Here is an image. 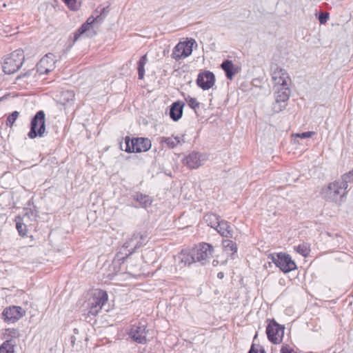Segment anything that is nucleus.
<instances>
[{
	"label": "nucleus",
	"mask_w": 353,
	"mask_h": 353,
	"mask_svg": "<svg viewBox=\"0 0 353 353\" xmlns=\"http://www.w3.org/2000/svg\"><path fill=\"white\" fill-rule=\"evenodd\" d=\"M341 180L343 181V186L345 185L348 187L349 183H353V169L344 174L341 176Z\"/></svg>",
	"instance_id": "30"
},
{
	"label": "nucleus",
	"mask_w": 353,
	"mask_h": 353,
	"mask_svg": "<svg viewBox=\"0 0 353 353\" xmlns=\"http://www.w3.org/2000/svg\"><path fill=\"white\" fill-rule=\"evenodd\" d=\"M1 3V2L0 1V3Z\"/></svg>",
	"instance_id": "50"
},
{
	"label": "nucleus",
	"mask_w": 353,
	"mask_h": 353,
	"mask_svg": "<svg viewBox=\"0 0 353 353\" xmlns=\"http://www.w3.org/2000/svg\"><path fill=\"white\" fill-rule=\"evenodd\" d=\"M205 160L204 154L197 152H192L183 159L182 162L189 169H196L202 165V162Z\"/></svg>",
	"instance_id": "15"
},
{
	"label": "nucleus",
	"mask_w": 353,
	"mask_h": 353,
	"mask_svg": "<svg viewBox=\"0 0 353 353\" xmlns=\"http://www.w3.org/2000/svg\"><path fill=\"white\" fill-rule=\"evenodd\" d=\"M134 199L139 202L142 207L146 208L151 205L152 201L150 199V196L146 194H143L141 193H137L134 196Z\"/></svg>",
	"instance_id": "25"
},
{
	"label": "nucleus",
	"mask_w": 353,
	"mask_h": 353,
	"mask_svg": "<svg viewBox=\"0 0 353 353\" xmlns=\"http://www.w3.org/2000/svg\"><path fill=\"white\" fill-rule=\"evenodd\" d=\"M347 188V186H343V181L341 179L330 183L327 187L323 188L321 194L327 201L337 202L345 195L343 190L345 191Z\"/></svg>",
	"instance_id": "2"
},
{
	"label": "nucleus",
	"mask_w": 353,
	"mask_h": 353,
	"mask_svg": "<svg viewBox=\"0 0 353 353\" xmlns=\"http://www.w3.org/2000/svg\"><path fill=\"white\" fill-rule=\"evenodd\" d=\"M272 261L285 273L296 268V263L288 254L279 253L276 256H272Z\"/></svg>",
	"instance_id": "12"
},
{
	"label": "nucleus",
	"mask_w": 353,
	"mask_h": 353,
	"mask_svg": "<svg viewBox=\"0 0 353 353\" xmlns=\"http://www.w3.org/2000/svg\"><path fill=\"white\" fill-rule=\"evenodd\" d=\"M56 57L52 53L46 54L41 59L37 65V69H32L28 72L23 74V82L26 85L34 86V83L39 80V78L44 74H48L49 72L55 68Z\"/></svg>",
	"instance_id": "1"
},
{
	"label": "nucleus",
	"mask_w": 353,
	"mask_h": 353,
	"mask_svg": "<svg viewBox=\"0 0 353 353\" xmlns=\"http://www.w3.org/2000/svg\"><path fill=\"white\" fill-rule=\"evenodd\" d=\"M248 353H258V350L255 349L254 345H252Z\"/></svg>",
	"instance_id": "40"
},
{
	"label": "nucleus",
	"mask_w": 353,
	"mask_h": 353,
	"mask_svg": "<svg viewBox=\"0 0 353 353\" xmlns=\"http://www.w3.org/2000/svg\"><path fill=\"white\" fill-rule=\"evenodd\" d=\"M216 230L223 236H232V228L226 221L221 220Z\"/></svg>",
	"instance_id": "21"
},
{
	"label": "nucleus",
	"mask_w": 353,
	"mask_h": 353,
	"mask_svg": "<svg viewBox=\"0 0 353 353\" xmlns=\"http://www.w3.org/2000/svg\"><path fill=\"white\" fill-rule=\"evenodd\" d=\"M23 239L26 236V232H25V231H24V230H23Z\"/></svg>",
	"instance_id": "43"
},
{
	"label": "nucleus",
	"mask_w": 353,
	"mask_h": 353,
	"mask_svg": "<svg viewBox=\"0 0 353 353\" xmlns=\"http://www.w3.org/2000/svg\"><path fill=\"white\" fill-rule=\"evenodd\" d=\"M272 80L274 83V86L277 87H287L291 84V78L286 70L280 68L277 65L271 67Z\"/></svg>",
	"instance_id": "6"
},
{
	"label": "nucleus",
	"mask_w": 353,
	"mask_h": 353,
	"mask_svg": "<svg viewBox=\"0 0 353 353\" xmlns=\"http://www.w3.org/2000/svg\"><path fill=\"white\" fill-rule=\"evenodd\" d=\"M192 251L196 262H200L201 264L205 265L212 256L214 249L211 245L203 243L196 246Z\"/></svg>",
	"instance_id": "8"
},
{
	"label": "nucleus",
	"mask_w": 353,
	"mask_h": 353,
	"mask_svg": "<svg viewBox=\"0 0 353 353\" xmlns=\"http://www.w3.org/2000/svg\"><path fill=\"white\" fill-rule=\"evenodd\" d=\"M129 335L137 343L145 344L147 343L146 325L141 323L134 324L131 327Z\"/></svg>",
	"instance_id": "13"
},
{
	"label": "nucleus",
	"mask_w": 353,
	"mask_h": 353,
	"mask_svg": "<svg viewBox=\"0 0 353 353\" xmlns=\"http://www.w3.org/2000/svg\"><path fill=\"white\" fill-rule=\"evenodd\" d=\"M159 142L160 143H165L169 148H174L180 144L181 141L179 137H162L160 138Z\"/></svg>",
	"instance_id": "23"
},
{
	"label": "nucleus",
	"mask_w": 353,
	"mask_h": 353,
	"mask_svg": "<svg viewBox=\"0 0 353 353\" xmlns=\"http://www.w3.org/2000/svg\"><path fill=\"white\" fill-rule=\"evenodd\" d=\"M329 18V14L328 13H321L319 17V20L321 24H323L326 23Z\"/></svg>",
	"instance_id": "36"
},
{
	"label": "nucleus",
	"mask_w": 353,
	"mask_h": 353,
	"mask_svg": "<svg viewBox=\"0 0 353 353\" xmlns=\"http://www.w3.org/2000/svg\"><path fill=\"white\" fill-rule=\"evenodd\" d=\"M188 105L194 110L199 107V103L196 101V99L188 96V97L185 98Z\"/></svg>",
	"instance_id": "33"
},
{
	"label": "nucleus",
	"mask_w": 353,
	"mask_h": 353,
	"mask_svg": "<svg viewBox=\"0 0 353 353\" xmlns=\"http://www.w3.org/2000/svg\"><path fill=\"white\" fill-rule=\"evenodd\" d=\"M16 228L20 236H22V223H21L20 216L16 218Z\"/></svg>",
	"instance_id": "35"
},
{
	"label": "nucleus",
	"mask_w": 353,
	"mask_h": 353,
	"mask_svg": "<svg viewBox=\"0 0 353 353\" xmlns=\"http://www.w3.org/2000/svg\"><path fill=\"white\" fill-rule=\"evenodd\" d=\"M289 97L290 90H277L275 92V101L272 104L274 112H279L285 108Z\"/></svg>",
	"instance_id": "14"
},
{
	"label": "nucleus",
	"mask_w": 353,
	"mask_h": 353,
	"mask_svg": "<svg viewBox=\"0 0 353 353\" xmlns=\"http://www.w3.org/2000/svg\"><path fill=\"white\" fill-rule=\"evenodd\" d=\"M26 210L23 208V216H25V214H27V212H24V211H26Z\"/></svg>",
	"instance_id": "44"
},
{
	"label": "nucleus",
	"mask_w": 353,
	"mask_h": 353,
	"mask_svg": "<svg viewBox=\"0 0 353 353\" xmlns=\"http://www.w3.org/2000/svg\"><path fill=\"white\" fill-rule=\"evenodd\" d=\"M21 307L10 306L6 307L2 313L3 319L8 323H14L21 316Z\"/></svg>",
	"instance_id": "17"
},
{
	"label": "nucleus",
	"mask_w": 353,
	"mask_h": 353,
	"mask_svg": "<svg viewBox=\"0 0 353 353\" xmlns=\"http://www.w3.org/2000/svg\"><path fill=\"white\" fill-rule=\"evenodd\" d=\"M10 332L13 333V334H16V331L14 330H13L12 331H11Z\"/></svg>",
	"instance_id": "45"
},
{
	"label": "nucleus",
	"mask_w": 353,
	"mask_h": 353,
	"mask_svg": "<svg viewBox=\"0 0 353 353\" xmlns=\"http://www.w3.org/2000/svg\"><path fill=\"white\" fill-rule=\"evenodd\" d=\"M147 62H148V57H147L146 54L142 56L140 58L139 61H138L137 70H138V75H139V79H143V77L145 74V65L147 63Z\"/></svg>",
	"instance_id": "26"
},
{
	"label": "nucleus",
	"mask_w": 353,
	"mask_h": 353,
	"mask_svg": "<svg viewBox=\"0 0 353 353\" xmlns=\"http://www.w3.org/2000/svg\"><path fill=\"white\" fill-rule=\"evenodd\" d=\"M204 219L209 226L216 229L220 222V217L215 214H207Z\"/></svg>",
	"instance_id": "24"
},
{
	"label": "nucleus",
	"mask_w": 353,
	"mask_h": 353,
	"mask_svg": "<svg viewBox=\"0 0 353 353\" xmlns=\"http://www.w3.org/2000/svg\"><path fill=\"white\" fill-rule=\"evenodd\" d=\"M194 43V39L178 43L172 50V57L176 61L188 57L192 52V46Z\"/></svg>",
	"instance_id": "9"
},
{
	"label": "nucleus",
	"mask_w": 353,
	"mask_h": 353,
	"mask_svg": "<svg viewBox=\"0 0 353 353\" xmlns=\"http://www.w3.org/2000/svg\"><path fill=\"white\" fill-rule=\"evenodd\" d=\"M260 353H265L264 350H261Z\"/></svg>",
	"instance_id": "49"
},
{
	"label": "nucleus",
	"mask_w": 353,
	"mask_h": 353,
	"mask_svg": "<svg viewBox=\"0 0 353 353\" xmlns=\"http://www.w3.org/2000/svg\"><path fill=\"white\" fill-rule=\"evenodd\" d=\"M266 334L270 341L274 344H279L283 339L284 327L273 320L268 325Z\"/></svg>",
	"instance_id": "11"
},
{
	"label": "nucleus",
	"mask_w": 353,
	"mask_h": 353,
	"mask_svg": "<svg viewBox=\"0 0 353 353\" xmlns=\"http://www.w3.org/2000/svg\"><path fill=\"white\" fill-rule=\"evenodd\" d=\"M137 238H138V235H134L132 236V238L129 241H127L126 243H125L123 247L125 248H128L131 247V245H132V244H133L134 241L137 240Z\"/></svg>",
	"instance_id": "38"
},
{
	"label": "nucleus",
	"mask_w": 353,
	"mask_h": 353,
	"mask_svg": "<svg viewBox=\"0 0 353 353\" xmlns=\"http://www.w3.org/2000/svg\"><path fill=\"white\" fill-rule=\"evenodd\" d=\"M223 245L226 251H231L232 254L237 251L236 244L231 240L226 239L223 241Z\"/></svg>",
	"instance_id": "28"
},
{
	"label": "nucleus",
	"mask_w": 353,
	"mask_h": 353,
	"mask_svg": "<svg viewBox=\"0 0 353 353\" xmlns=\"http://www.w3.org/2000/svg\"><path fill=\"white\" fill-rule=\"evenodd\" d=\"M176 260L179 262L180 268L184 266H189L192 263L196 262L193 251L188 252L187 251H181L176 258Z\"/></svg>",
	"instance_id": "19"
},
{
	"label": "nucleus",
	"mask_w": 353,
	"mask_h": 353,
	"mask_svg": "<svg viewBox=\"0 0 353 353\" xmlns=\"http://www.w3.org/2000/svg\"><path fill=\"white\" fill-rule=\"evenodd\" d=\"M46 134L45 113L43 111L40 110L32 119L30 130L28 135L30 139H34L37 137H43Z\"/></svg>",
	"instance_id": "4"
},
{
	"label": "nucleus",
	"mask_w": 353,
	"mask_h": 353,
	"mask_svg": "<svg viewBox=\"0 0 353 353\" xmlns=\"http://www.w3.org/2000/svg\"><path fill=\"white\" fill-rule=\"evenodd\" d=\"M108 297V294L105 291L97 290L94 292L92 298L89 300L90 310L88 313L91 315H97L107 302Z\"/></svg>",
	"instance_id": "7"
},
{
	"label": "nucleus",
	"mask_w": 353,
	"mask_h": 353,
	"mask_svg": "<svg viewBox=\"0 0 353 353\" xmlns=\"http://www.w3.org/2000/svg\"><path fill=\"white\" fill-rule=\"evenodd\" d=\"M138 235V238L137 239L139 238V239H141V236H139V234H137Z\"/></svg>",
	"instance_id": "46"
},
{
	"label": "nucleus",
	"mask_w": 353,
	"mask_h": 353,
	"mask_svg": "<svg viewBox=\"0 0 353 353\" xmlns=\"http://www.w3.org/2000/svg\"><path fill=\"white\" fill-rule=\"evenodd\" d=\"M151 141L148 138H134L131 139L129 137L125 138V148L121 143V149L127 152H141L148 151L151 148Z\"/></svg>",
	"instance_id": "3"
},
{
	"label": "nucleus",
	"mask_w": 353,
	"mask_h": 353,
	"mask_svg": "<svg viewBox=\"0 0 353 353\" xmlns=\"http://www.w3.org/2000/svg\"><path fill=\"white\" fill-rule=\"evenodd\" d=\"M281 353H296V352L289 345H285L281 347Z\"/></svg>",
	"instance_id": "37"
},
{
	"label": "nucleus",
	"mask_w": 353,
	"mask_h": 353,
	"mask_svg": "<svg viewBox=\"0 0 353 353\" xmlns=\"http://www.w3.org/2000/svg\"><path fill=\"white\" fill-rule=\"evenodd\" d=\"M217 277L219 279H222L223 277V272H219L217 274Z\"/></svg>",
	"instance_id": "41"
},
{
	"label": "nucleus",
	"mask_w": 353,
	"mask_h": 353,
	"mask_svg": "<svg viewBox=\"0 0 353 353\" xmlns=\"http://www.w3.org/2000/svg\"><path fill=\"white\" fill-rule=\"evenodd\" d=\"M55 97L57 103L65 105L73 101L74 93L72 90H59Z\"/></svg>",
	"instance_id": "18"
},
{
	"label": "nucleus",
	"mask_w": 353,
	"mask_h": 353,
	"mask_svg": "<svg viewBox=\"0 0 353 353\" xmlns=\"http://www.w3.org/2000/svg\"><path fill=\"white\" fill-rule=\"evenodd\" d=\"M314 134H315L314 132L308 131V132H302V133H297V134H294V136L296 137H299L301 139H307V138L312 137Z\"/></svg>",
	"instance_id": "34"
},
{
	"label": "nucleus",
	"mask_w": 353,
	"mask_h": 353,
	"mask_svg": "<svg viewBox=\"0 0 353 353\" xmlns=\"http://www.w3.org/2000/svg\"><path fill=\"white\" fill-rule=\"evenodd\" d=\"M221 68L225 72V75L228 79H231L234 74L236 72V70L234 68V64L232 61L225 60L224 61L221 65Z\"/></svg>",
	"instance_id": "22"
},
{
	"label": "nucleus",
	"mask_w": 353,
	"mask_h": 353,
	"mask_svg": "<svg viewBox=\"0 0 353 353\" xmlns=\"http://www.w3.org/2000/svg\"><path fill=\"white\" fill-rule=\"evenodd\" d=\"M14 339L7 341L0 347V353H14Z\"/></svg>",
	"instance_id": "27"
},
{
	"label": "nucleus",
	"mask_w": 353,
	"mask_h": 353,
	"mask_svg": "<svg viewBox=\"0 0 353 353\" xmlns=\"http://www.w3.org/2000/svg\"><path fill=\"white\" fill-rule=\"evenodd\" d=\"M19 115V112L17 111H14L12 114H10L7 118L6 125L10 127L12 126Z\"/></svg>",
	"instance_id": "32"
},
{
	"label": "nucleus",
	"mask_w": 353,
	"mask_h": 353,
	"mask_svg": "<svg viewBox=\"0 0 353 353\" xmlns=\"http://www.w3.org/2000/svg\"><path fill=\"white\" fill-rule=\"evenodd\" d=\"M6 6V3H3V7L5 8Z\"/></svg>",
	"instance_id": "47"
},
{
	"label": "nucleus",
	"mask_w": 353,
	"mask_h": 353,
	"mask_svg": "<svg viewBox=\"0 0 353 353\" xmlns=\"http://www.w3.org/2000/svg\"><path fill=\"white\" fill-rule=\"evenodd\" d=\"M68 6V8L72 10H77L81 7L80 0H63Z\"/></svg>",
	"instance_id": "31"
},
{
	"label": "nucleus",
	"mask_w": 353,
	"mask_h": 353,
	"mask_svg": "<svg viewBox=\"0 0 353 353\" xmlns=\"http://www.w3.org/2000/svg\"><path fill=\"white\" fill-rule=\"evenodd\" d=\"M140 245H139L138 242L134 245L133 248H131L130 250H129V254H132L138 247H139Z\"/></svg>",
	"instance_id": "39"
},
{
	"label": "nucleus",
	"mask_w": 353,
	"mask_h": 353,
	"mask_svg": "<svg viewBox=\"0 0 353 353\" xmlns=\"http://www.w3.org/2000/svg\"><path fill=\"white\" fill-rule=\"evenodd\" d=\"M185 103L181 101L174 102L170 109V117L174 121H179L183 115Z\"/></svg>",
	"instance_id": "20"
},
{
	"label": "nucleus",
	"mask_w": 353,
	"mask_h": 353,
	"mask_svg": "<svg viewBox=\"0 0 353 353\" xmlns=\"http://www.w3.org/2000/svg\"><path fill=\"white\" fill-rule=\"evenodd\" d=\"M36 312H37V310H35V311H34V314H32L31 315L30 319H32V318L35 316V313H36Z\"/></svg>",
	"instance_id": "42"
},
{
	"label": "nucleus",
	"mask_w": 353,
	"mask_h": 353,
	"mask_svg": "<svg viewBox=\"0 0 353 353\" xmlns=\"http://www.w3.org/2000/svg\"><path fill=\"white\" fill-rule=\"evenodd\" d=\"M98 19L101 18V15H97V17H90L85 23H84L74 34L73 43L77 41L80 37H92L95 32L93 30V23L95 21H97Z\"/></svg>",
	"instance_id": "10"
},
{
	"label": "nucleus",
	"mask_w": 353,
	"mask_h": 353,
	"mask_svg": "<svg viewBox=\"0 0 353 353\" xmlns=\"http://www.w3.org/2000/svg\"><path fill=\"white\" fill-rule=\"evenodd\" d=\"M26 315V311L23 310V316Z\"/></svg>",
	"instance_id": "48"
},
{
	"label": "nucleus",
	"mask_w": 353,
	"mask_h": 353,
	"mask_svg": "<svg viewBox=\"0 0 353 353\" xmlns=\"http://www.w3.org/2000/svg\"><path fill=\"white\" fill-rule=\"evenodd\" d=\"M22 66V50L19 49L10 53L2 63L3 71L6 74H13Z\"/></svg>",
	"instance_id": "5"
},
{
	"label": "nucleus",
	"mask_w": 353,
	"mask_h": 353,
	"mask_svg": "<svg viewBox=\"0 0 353 353\" xmlns=\"http://www.w3.org/2000/svg\"><path fill=\"white\" fill-rule=\"evenodd\" d=\"M215 81L214 74L210 71L200 72L197 77L196 83L201 88H211Z\"/></svg>",
	"instance_id": "16"
},
{
	"label": "nucleus",
	"mask_w": 353,
	"mask_h": 353,
	"mask_svg": "<svg viewBox=\"0 0 353 353\" xmlns=\"http://www.w3.org/2000/svg\"><path fill=\"white\" fill-rule=\"evenodd\" d=\"M295 250L303 256H307L310 253L309 246L306 243H303L294 247Z\"/></svg>",
	"instance_id": "29"
}]
</instances>
